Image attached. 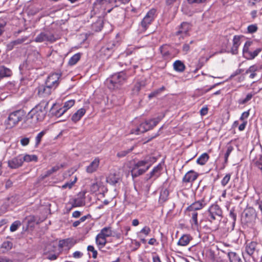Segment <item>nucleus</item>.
<instances>
[{
	"instance_id": "c85d7f7f",
	"label": "nucleus",
	"mask_w": 262,
	"mask_h": 262,
	"mask_svg": "<svg viewBox=\"0 0 262 262\" xmlns=\"http://www.w3.org/2000/svg\"><path fill=\"white\" fill-rule=\"evenodd\" d=\"M259 69V67L256 65L254 64L250 66L248 69H247L245 72V74L250 73L249 75V77L251 79L254 78L256 75V72L258 71Z\"/></svg>"
},
{
	"instance_id": "4468645a",
	"label": "nucleus",
	"mask_w": 262,
	"mask_h": 262,
	"mask_svg": "<svg viewBox=\"0 0 262 262\" xmlns=\"http://www.w3.org/2000/svg\"><path fill=\"white\" fill-rule=\"evenodd\" d=\"M154 157H146L143 160L137 162L140 168L144 170V173L148 170L153 162H154Z\"/></svg>"
},
{
	"instance_id": "338daca9",
	"label": "nucleus",
	"mask_w": 262,
	"mask_h": 262,
	"mask_svg": "<svg viewBox=\"0 0 262 262\" xmlns=\"http://www.w3.org/2000/svg\"><path fill=\"white\" fill-rule=\"evenodd\" d=\"M208 113V108L207 107H204L200 110V114L202 116L206 115Z\"/></svg>"
},
{
	"instance_id": "bf43d9fd",
	"label": "nucleus",
	"mask_w": 262,
	"mask_h": 262,
	"mask_svg": "<svg viewBox=\"0 0 262 262\" xmlns=\"http://www.w3.org/2000/svg\"><path fill=\"white\" fill-rule=\"evenodd\" d=\"M59 254V253H57V254H48L47 256V258L49 259V260H55L57 258V257H58Z\"/></svg>"
},
{
	"instance_id": "473e14b6",
	"label": "nucleus",
	"mask_w": 262,
	"mask_h": 262,
	"mask_svg": "<svg viewBox=\"0 0 262 262\" xmlns=\"http://www.w3.org/2000/svg\"><path fill=\"white\" fill-rule=\"evenodd\" d=\"M162 169V168L160 164H159L156 167H155L149 173V179L152 177H155V179H156L159 177L160 175V171Z\"/></svg>"
},
{
	"instance_id": "052dcab7",
	"label": "nucleus",
	"mask_w": 262,
	"mask_h": 262,
	"mask_svg": "<svg viewBox=\"0 0 262 262\" xmlns=\"http://www.w3.org/2000/svg\"><path fill=\"white\" fill-rule=\"evenodd\" d=\"M76 178L75 179L74 181L71 183H66L62 186V188L66 189L67 188H71L73 184L76 182Z\"/></svg>"
},
{
	"instance_id": "dca6fc26",
	"label": "nucleus",
	"mask_w": 262,
	"mask_h": 262,
	"mask_svg": "<svg viewBox=\"0 0 262 262\" xmlns=\"http://www.w3.org/2000/svg\"><path fill=\"white\" fill-rule=\"evenodd\" d=\"M186 213L190 217V222L192 228H197L199 226L198 221V213L197 211H194L186 209Z\"/></svg>"
},
{
	"instance_id": "09e8293b",
	"label": "nucleus",
	"mask_w": 262,
	"mask_h": 262,
	"mask_svg": "<svg viewBox=\"0 0 262 262\" xmlns=\"http://www.w3.org/2000/svg\"><path fill=\"white\" fill-rule=\"evenodd\" d=\"M257 29L258 28L256 24L249 25L247 27V30L249 33H253L256 32L257 30Z\"/></svg>"
},
{
	"instance_id": "2f4dec72",
	"label": "nucleus",
	"mask_w": 262,
	"mask_h": 262,
	"mask_svg": "<svg viewBox=\"0 0 262 262\" xmlns=\"http://www.w3.org/2000/svg\"><path fill=\"white\" fill-rule=\"evenodd\" d=\"M98 234L106 239V237L111 236L112 234L111 228L110 227H104L101 230L100 233Z\"/></svg>"
},
{
	"instance_id": "4c0bfd02",
	"label": "nucleus",
	"mask_w": 262,
	"mask_h": 262,
	"mask_svg": "<svg viewBox=\"0 0 262 262\" xmlns=\"http://www.w3.org/2000/svg\"><path fill=\"white\" fill-rule=\"evenodd\" d=\"M84 200L82 198L74 199L71 203L72 207H81L84 205Z\"/></svg>"
},
{
	"instance_id": "de8ad7c7",
	"label": "nucleus",
	"mask_w": 262,
	"mask_h": 262,
	"mask_svg": "<svg viewBox=\"0 0 262 262\" xmlns=\"http://www.w3.org/2000/svg\"><path fill=\"white\" fill-rule=\"evenodd\" d=\"M231 178V174L228 173L226 174V176L223 178V179L221 181V184L223 186H225L229 181H230Z\"/></svg>"
},
{
	"instance_id": "5701e85b",
	"label": "nucleus",
	"mask_w": 262,
	"mask_h": 262,
	"mask_svg": "<svg viewBox=\"0 0 262 262\" xmlns=\"http://www.w3.org/2000/svg\"><path fill=\"white\" fill-rule=\"evenodd\" d=\"M119 180V175L116 173H111L106 178L107 182L113 185L118 183Z\"/></svg>"
},
{
	"instance_id": "f704fd0d",
	"label": "nucleus",
	"mask_w": 262,
	"mask_h": 262,
	"mask_svg": "<svg viewBox=\"0 0 262 262\" xmlns=\"http://www.w3.org/2000/svg\"><path fill=\"white\" fill-rule=\"evenodd\" d=\"M146 85L145 81L144 80H142L139 82H137L135 85L133 89V92L134 94H138L140 90L143 87H144Z\"/></svg>"
},
{
	"instance_id": "c9c22d12",
	"label": "nucleus",
	"mask_w": 262,
	"mask_h": 262,
	"mask_svg": "<svg viewBox=\"0 0 262 262\" xmlns=\"http://www.w3.org/2000/svg\"><path fill=\"white\" fill-rule=\"evenodd\" d=\"M209 156L206 153L202 154L197 159L196 162L198 164L203 165H204L209 159Z\"/></svg>"
},
{
	"instance_id": "e433bc0d",
	"label": "nucleus",
	"mask_w": 262,
	"mask_h": 262,
	"mask_svg": "<svg viewBox=\"0 0 262 262\" xmlns=\"http://www.w3.org/2000/svg\"><path fill=\"white\" fill-rule=\"evenodd\" d=\"M37 157L35 155H26L25 156L21 155V160L23 163L24 162H31V161H37Z\"/></svg>"
},
{
	"instance_id": "39448f33",
	"label": "nucleus",
	"mask_w": 262,
	"mask_h": 262,
	"mask_svg": "<svg viewBox=\"0 0 262 262\" xmlns=\"http://www.w3.org/2000/svg\"><path fill=\"white\" fill-rule=\"evenodd\" d=\"M25 116V113L22 110L14 111L9 115L8 118V124L10 127H13L21 121L24 119Z\"/></svg>"
},
{
	"instance_id": "cd10ccee",
	"label": "nucleus",
	"mask_w": 262,
	"mask_h": 262,
	"mask_svg": "<svg viewBox=\"0 0 262 262\" xmlns=\"http://www.w3.org/2000/svg\"><path fill=\"white\" fill-rule=\"evenodd\" d=\"M191 239L189 235L184 234L179 239L178 245L181 246H186L189 243Z\"/></svg>"
},
{
	"instance_id": "b1692460",
	"label": "nucleus",
	"mask_w": 262,
	"mask_h": 262,
	"mask_svg": "<svg viewBox=\"0 0 262 262\" xmlns=\"http://www.w3.org/2000/svg\"><path fill=\"white\" fill-rule=\"evenodd\" d=\"M168 48V47L167 45H163L161 46L160 48V50L162 55V57L165 59H169L172 57Z\"/></svg>"
},
{
	"instance_id": "6ab92c4d",
	"label": "nucleus",
	"mask_w": 262,
	"mask_h": 262,
	"mask_svg": "<svg viewBox=\"0 0 262 262\" xmlns=\"http://www.w3.org/2000/svg\"><path fill=\"white\" fill-rule=\"evenodd\" d=\"M100 163V160L98 158H95L90 164L86 167V171L88 173H92L97 170Z\"/></svg>"
},
{
	"instance_id": "aec40b11",
	"label": "nucleus",
	"mask_w": 262,
	"mask_h": 262,
	"mask_svg": "<svg viewBox=\"0 0 262 262\" xmlns=\"http://www.w3.org/2000/svg\"><path fill=\"white\" fill-rule=\"evenodd\" d=\"M86 113V110L84 108H81L77 111L72 116L71 120L76 123L79 121L81 118Z\"/></svg>"
},
{
	"instance_id": "c03bdc74",
	"label": "nucleus",
	"mask_w": 262,
	"mask_h": 262,
	"mask_svg": "<svg viewBox=\"0 0 262 262\" xmlns=\"http://www.w3.org/2000/svg\"><path fill=\"white\" fill-rule=\"evenodd\" d=\"M90 216V215L82 216L78 221H76L73 223V226L75 227H77L81 223L84 222Z\"/></svg>"
},
{
	"instance_id": "a19ab883",
	"label": "nucleus",
	"mask_w": 262,
	"mask_h": 262,
	"mask_svg": "<svg viewBox=\"0 0 262 262\" xmlns=\"http://www.w3.org/2000/svg\"><path fill=\"white\" fill-rule=\"evenodd\" d=\"M63 167V164H57L55 165V166L53 167L51 169L48 170L46 172V174L45 175V177H48L50 176L51 174H52L54 172H56L57 170H58L59 169Z\"/></svg>"
},
{
	"instance_id": "2eb2a0df",
	"label": "nucleus",
	"mask_w": 262,
	"mask_h": 262,
	"mask_svg": "<svg viewBox=\"0 0 262 262\" xmlns=\"http://www.w3.org/2000/svg\"><path fill=\"white\" fill-rule=\"evenodd\" d=\"M199 174L197 172L193 170H190L188 171L184 176L182 179L183 183H192L198 177Z\"/></svg>"
},
{
	"instance_id": "69168bd1",
	"label": "nucleus",
	"mask_w": 262,
	"mask_h": 262,
	"mask_svg": "<svg viewBox=\"0 0 262 262\" xmlns=\"http://www.w3.org/2000/svg\"><path fill=\"white\" fill-rule=\"evenodd\" d=\"M247 124V121H243V123L239 126L238 129L240 131H243L245 129L246 126Z\"/></svg>"
},
{
	"instance_id": "6e6d98bb",
	"label": "nucleus",
	"mask_w": 262,
	"mask_h": 262,
	"mask_svg": "<svg viewBox=\"0 0 262 262\" xmlns=\"http://www.w3.org/2000/svg\"><path fill=\"white\" fill-rule=\"evenodd\" d=\"M20 142L22 146H27L29 144L30 142V139L29 138H23L20 140Z\"/></svg>"
},
{
	"instance_id": "f257e3e1",
	"label": "nucleus",
	"mask_w": 262,
	"mask_h": 262,
	"mask_svg": "<svg viewBox=\"0 0 262 262\" xmlns=\"http://www.w3.org/2000/svg\"><path fill=\"white\" fill-rule=\"evenodd\" d=\"M48 104V100H43L30 111L27 121L31 124V126L43 120L47 113Z\"/></svg>"
},
{
	"instance_id": "6e6552de",
	"label": "nucleus",
	"mask_w": 262,
	"mask_h": 262,
	"mask_svg": "<svg viewBox=\"0 0 262 262\" xmlns=\"http://www.w3.org/2000/svg\"><path fill=\"white\" fill-rule=\"evenodd\" d=\"M115 45L116 42L115 41L108 42L100 50V56L102 58H108L113 53Z\"/></svg>"
},
{
	"instance_id": "680f3d73",
	"label": "nucleus",
	"mask_w": 262,
	"mask_h": 262,
	"mask_svg": "<svg viewBox=\"0 0 262 262\" xmlns=\"http://www.w3.org/2000/svg\"><path fill=\"white\" fill-rule=\"evenodd\" d=\"M132 150V149L128 150H123L120 151L117 153V156L120 158H122L125 157L128 153H129Z\"/></svg>"
},
{
	"instance_id": "3c124183",
	"label": "nucleus",
	"mask_w": 262,
	"mask_h": 262,
	"mask_svg": "<svg viewBox=\"0 0 262 262\" xmlns=\"http://www.w3.org/2000/svg\"><path fill=\"white\" fill-rule=\"evenodd\" d=\"M193 41L191 40L189 42V43H185L183 45L182 47V51L184 52L185 54H186L190 50V45L193 43Z\"/></svg>"
},
{
	"instance_id": "37998d69",
	"label": "nucleus",
	"mask_w": 262,
	"mask_h": 262,
	"mask_svg": "<svg viewBox=\"0 0 262 262\" xmlns=\"http://www.w3.org/2000/svg\"><path fill=\"white\" fill-rule=\"evenodd\" d=\"M20 225V222L19 221H16L11 224L10 227V230L11 232H14L18 229V227H19Z\"/></svg>"
},
{
	"instance_id": "a18cd8bd",
	"label": "nucleus",
	"mask_w": 262,
	"mask_h": 262,
	"mask_svg": "<svg viewBox=\"0 0 262 262\" xmlns=\"http://www.w3.org/2000/svg\"><path fill=\"white\" fill-rule=\"evenodd\" d=\"M233 150V147L232 146L229 145L227 146V150L225 154V162L226 163L227 162L228 157Z\"/></svg>"
},
{
	"instance_id": "58836bf2",
	"label": "nucleus",
	"mask_w": 262,
	"mask_h": 262,
	"mask_svg": "<svg viewBox=\"0 0 262 262\" xmlns=\"http://www.w3.org/2000/svg\"><path fill=\"white\" fill-rule=\"evenodd\" d=\"M96 243L100 248H103L106 243V239L97 234L96 237Z\"/></svg>"
},
{
	"instance_id": "7ed1b4c3",
	"label": "nucleus",
	"mask_w": 262,
	"mask_h": 262,
	"mask_svg": "<svg viewBox=\"0 0 262 262\" xmlns=\"http://www.w3.org/2000/svg\"><path fill=\"white\" fill-rule=\"evenodd\" d=\"M164 116V115H163L162 116H158L156 118L146 120L144 122H142L137 128L132 129L131 133L139 135L152 129L154 126L157 125V124L162 119Z\"/></svg>"
},
{
	"instance_id": "774afa93",
	"label": "nucleus",
	"mask_w": 262,
	"mask_h": 262,
	"mask_svg": "<svg viewBox=\"0 0 262 262\" xmlns=\"http://www.w3.org/2000/svg\"><path fill=\"white\" fill-rule=\"evenodd\" d=\"M229 216L233 220L234 222L236 220V215L234 213V210H231L229 213Z\"/></svg>"
},
{
	"instance_id": "603ef678",
	"label": "nucleus",
	"mask_w": 262,
	"mask_h": 262,
	"mask_svg": "<svg viewBox=\"0 0 262 262\" xmlns=\"http://www.w3.org/2000/svg\"><path fill=\"white\" fill-rule=\"evenodd\" d=\"M45 134V131H41L40 132L37 136L35 138V142H36V145H38L41 140L42 137L43 136V135Z\"/></svg>"
},
{
	"instance_id": "423d86ee",
	"label": "nucleus",
	"mask_w": 262,
	"mask_h": 262,
	"mask_svg": "<svg viewBox=\"0 0 262 262\" xmlns=\"http://www.w3.org/2000/svg\"><path fill=\"white\" fill-rule=\"evenodd\" d=\"M208 220L209 222H212L215 220H220L222 216V210L217 204L212 205L208 210Z\"/></svg>"
},
{
	"instance_id": "49530a36",
	"label": "nucleus",
	"mask_w": 262,
	"mask_h": 262,
	"mask_svg": "<svg viewBox=\"0 0 262 262\" xmlns=\"http://www.w3.org/2000/svg\"><path fill=\"white\" fill-rule=\"evenodd\" d=\"M93 27L96 31H100L103 27L102 21L101 20L97 21L93 25Z\"/></svg>"
},
{
	"instance_id": "9b49d317",
	"label": "nucleus",
	"mask_w": 262,
	"mask_h": 262,
	"mask_svg": "<svg viewBox=\"0 0 262 262\" xmlns=\"http://www.w3.org/2000/svg\"><path fill=\"white\" fill-rule=\"evenodd\" d=\"M156 10L155 9H150L146 14L141 21V26L146 29L147 26L151 24L156 16Z\"/></svg>"
},
{
	"instance_id": "864d4df0",
	"label": "nucleus",
	"mask_w": 262,
	"mask_h": 262,
	"mask_svg": "<svg viewBox=\"0 0 262 262\" xmlns=\"http://www.w3.org/2000/svg\"><path fill=\"white\" fill-rule=\"evenodd\" d=\"M252 97V95L251 94H248L247 95L245 98L243 99H240L239 100V103L241 104H244L249 101Z\"/></svg>"
},
{
	"instance_id": "4d7b16f0",
	"label": "nucleus",
	"mask_w": 262,
	"mask_h": 262,
	"mask_svg": "<svg viewBox=\"0 0 262 262\" xmlns=\"http://www.w3.org/2000/svg\"><path fill=\"white\" fill-rule=\"evenodd\" d=\"M249 116V111L244 112L242 113L241 116L240 117L239 120L242 121H246L245 119L248 118Z\"/></svg>"
},
{
	"instance_id": "8fccbe9b",
	"label": "nucleus",
	"mask_w": 262,
	"mask_h": 262,
	"mask_svg": "<svg viewBox=\"0 0 262 262\" xmlns=\"http://www.w3.org/2000/svg\"><path fill=\"white\" fill-rule=\"evenodd\" d=\"M87 250L89 252H92V257L94 258H96L97 256V251L95 249L93 246L89 245L87 247Z\"/></svg>"
},
{
	"instance_id": "ea45409f",
	"label": "nucleus",
	"mask_w": 262,
	"mask_h": 262,
	"mask_svg": "<svg viewBox=\"0 0 262 262\" xmlns=\"http://www.w3.org/2000/svg\"><path fill=\"white\" fill-rule=\"evenodd\" d=\"M81 54L80 53H76L71 57L68 62L70 66H74L80 60Z\"/></svg>"
},
{
	"instance_id": "f3484780",
	"label": "nucleus",
	"mask_w": 262,
	"mask_h": 262,
	"mask_svg": "<svg viewBox=\"0 0 262 262\" xmlns=\"http://www.w3.org/2000/svg\"><path fill=\"white\" fill-rule=\"evenodd\" d=\"M8 166L12 169H16L23 165L21 160V155L18 156L10 160L8 162Z\"/></svg>"
},
{
	"instance_id": "c756f323",
	"label": "nucleus",
	"mask_w": 262,
	"mask_h": 262,
	"mask_svg": "<svg viewBox=\"0 0 262 262\" xmlns=\"http://www.w3.org/2000/svg\"><path fill=\"white\" fill-rule=\"evenodd\" d=\"M173 69L178 72H182L185 69V66L181 60H177L173 64Z\"/></svg>"
},
{
	"instance_id": "e2e57ef3",
	"label": "nucleus",
	"mask_w": 262,
	"mask_h": 262,
	"mask_svg": "<svg viewBox=\"0 0 262 262\" xmlns=\"http://www.w3.org/2000/svg\"><path fill=\"white\" fill-rule=\"evenodd\" d=\"M23 42V40L20 39H18L17 40L12 41L10 42V45H12V47H14V46L18 44H20Z\"/></svg>"
},
{
	"instance_id": "0e129e2a",
	"label": "nucleus",
	"mask_w": 262,
	"mask_h": 262,
	"mask_svg": "<svg viewBox=\"0 0 262 262\" xmlns=\"http://www.w3.org/2000/svg\"><path fill=\"white\" fill-rule=\"evenodd\" d=\"M83 254L78 251H75L73 253V256L75 258H80L82 256Z\"/></svg>"
},
{
	"instance_id": "bb28decb",
	"label": "nucleus",
	"mask_w": 262,
	"mask_h": 262,
	"mask_svg": "<svg viewBox=\"0 0 262 262\" xmlns=\"http://www.w3.org/2000/svg\"><path fill=\"white\" fill-rule=\"evenodd\" d=\"M241 37L239 36L235 35L233 39V46L232 47V52L233 54H236L238 47L241 44L240 42Z\"/></svg>"
},
{
	"instance_id": "412c9836",
	"label": "nucleus",
	"mask_w": 262,
	"mask_h": 262,
	"mask_svg": "<svg viewBox=\"0 0 262 262\" xmlns=\"http://www.w3.org/2000/svg\"><path fill=\"white\" fill-rule=\"evenodd\" d=\"M132 176L133 178L139 177L144 173V170L139 166L138 162L136 163L130 170Z\"/></svg>"
},
{
	"instance_id": "f03ea898",
	"label": "nucleus",
	"mask_w": 262,
	"mask_h": 262,
	"mask_svg": "<svg viewBox=\"0 0 262 262\" xmlns=\"http://www.w3.org/2000/svg\"><path fill=\"white\" fill-rule=\"evenodd\" d=\"M128 75L126 72L122 71L112 75L106 80V84L110 90L119 89L127 80Z\"/></svg>"
},
{
	"instance_id": "f8f14e48",
	"label": "nucleus",
	"mask_w": 262,
	"mask_h": 262,
	"mask_svg": "<svg viewBox=\"0 0 262 262\" xmlns=\"http://www.w3.org/2000/svg\"><path fill=\"white\" fill-rule=\"evenodd\" d=\"M55 89L47 84H42L37 87L38 95L41 98L48 97Z\"/></svg>"
},
{
	"instance_id": "4be33fe9",
	"label": "nucleus",
	"mask_w": 262,
	"mask_h": 262,
	"mask_svg": "<svg viewBox=\"0 0 262 262\" xmlns=\"http://www.w3.org/2000/svg\"><path fill=\"white\" fill-rule=\"evenodd\" d=\"M12 74V71L10 69L4 66H0V81L5 77L11 76Z\"/></svg>"
},
{
	"instance_id": "72a5a7b5",
	"label": "nucleus",
	"mask_w": 262,
	"mask_h": 262,
	"mask_svg": "<svg viewBox=\"0 0 262 262\" xmlns=\"http://www.w3.org/2000/svg\"><path fill=\"white\" fill-rule=\"evenodd\" d=\"M169 195V191L167 189H162L160 192L159 202H165L167 200Z\"/></svg>"
},
{
	"instance_id": "5fc2aeb1",
	"label": "nucleus",
	"mask_w": 262,
	"mask_h": 262,
	"mask_svg": "<svg viewBox=\"0 0 262 262\" xmlns=\"http://www.w3.org/2000/svg\"><path fill=\"white\" fill-rule=\"evenodd\" d=\"M150 231L151 230L149 227L145 226L141 230L140 233L144 234L145 235L147 236L149 234Z\"/></svg>"
},
{
	"instance_id": "1a4fd4ad",
	"label": "nucleus",
	"mask_w": 262,
	"mask_h": 262,
	"mask_svg": "<svg viewBox=\"0 0 262 262\" xmlns=\"http://www.w3.org/2000/svg\"><path fill=\"white\" fill-rule=\"evenodd\" d=\"M257 217V214L255 210L252 207H249L246 209L243 215V219L247 223H252L254 222Z\"/></svg>"
},
{
	"instance_id": "a211bd4d",
	"label": "nucleus",
	"mask_w": 262,
	"mask_h": 262,
	"mask_svg": "<svg viewBox=\"0 0 262 262\" xmlns=\"http://www.w3.org/2000/svg\"><path fill=\"white\" fill-rule=\"evenodd\" d=\"M206 205L205 201L204 199L195 201L192 203L190 205L187 207V210H190L194 211H197L200 210L204 208Z\"/></svg>"
},
{
	"instance_id": "79ce46f5",
	"label": "nucleus",
	"mask_w": 262,
	"mask_h": 262,
	"mask_svg": "<svg viewBox=\"0 0 262 262\" xmlns=\"http://www.w3.org/2000/svg\"><path fill=\"white\" fill-rule=\"evenodd\" d=\"M75 100L71 99L70 100H68L64 102V105L63 106V108H65V110L67 111L71 107H72L74 104H75Z\"/></svg>"
},
{
	"instance_id": "13d9d810",
	"label": "nucleus",
	"mask_w": 262,
	"mask_h": 262,
	"mask_svg": "<svg viewBox=\"0 0 262 262\" xmlns=\"http://www.w3.org/2000/svg\"><path fill=\"white\" fill-rule=\"evenodd\" d=\"M66 111L65 108H63L62 107L58 109L55 113V115L57 117H60L62 116Z\"/></svg>"
},
{
	"instance_id": "a878e982",
	"label": "nucleus",
	"mask_w": 262,
	"mask_h": 262,
	"mask_svg": "<svg viewBox=\"0 0 262 262\" xmlns=\"http://www.w3.org/2000/svg\"><path fill=\"white\" fill-rule=\"evenodd\" d=\"M75 244V242L73 239L67 238L60 241L59 245L61 248L67 247L69 249L73 247Z\"/></svg>"
},
{
	"instance_id": "393cba45",
	"label": "nucleus",
	"mask_w": 262,
	"mask_h": 262,
	"mask_svg": "<svg viewBox=\"0 0 262 262\" xmlns=\"http://www.w3.org/2000/svg\"><path fill=\"white\" fill-rule=\"evenodd\" d=\"M190 29V25L189 23L183 22L181 24V27L179 31L177 32V34H185L186 35Z\"/></svg>"
},
{
	"instance_id": "0eeeda50",
	"label": "nucleus",
	"mask_w": 262,
	"mask_h": 262,
	"mask_svg": "<svg viewBox=\"0 0 262 262\" xmlns=\"http://www.w3.org/2000/svg\"><path fill=\"white\" fill-rule=\"evenodd\" d=\"M251 43L252 42L251 41H246L243 50V56L248 60L254 59L261 51L260 48H257L253 52L249 51V47L251 45Z\"/></svg>"
},
{
	"instance_id": "20e7f679",
	"label": "nucleus",
	"mask_w": 262,
	"mask_h": 262,
	"mask_svg": "<svg viewBox=\"0 0 262 262\" xmlns=\"http://www.w3.org/2000/svg\"><path fill=\"white\" fill-rule=\"evenodd\" d=\"M247 253L251 256L256 261L262 259V245L255 242L247 243L245 247Z\"/></svg>"
},
{
	"instance_id": "ddd939ff",
	"label": "nucleus",
	"mask_w": 262,
	"mask_h": 262,
	"mask_svg": "<svg viewBox=\"0 0 262 262\" xmlns=\"http://www.w3.org/2000/svg\"><path fill=\"white\" fill-rule=\"evenodd\" d=\"M45 41L53 42L55 41L54 35L50 33L41 32L35 39L37 42H42Z\"/></svg>"
},
{
	"instance_id": "7c9ffc66",
	"label": "nucleus",
	"mask_w": 262,
	"mask_h": 262,
	"mask_svg": "<svg viewBox=\"0 0 262 262\" xmlns=\"http://www.w3.org/2000/svg\"><path fill=\"white\" fill-rule=\"evenodd\" d=\"M230 262H242L240 255L234 252H230L228 254Z\"/></svg>"
},
{
	"instance_id": "9d476101",
	"label": "nucleus",
	"mask_w": 262,
	"mask_h": 262,
	"mask_svg": "<svg viewBox=\"0 0 262 262\" xmlns=\"http://www.w3.org/2000/svg\"><path fill=\"white\" fill-rule=\"evenodd\" d=\"M61 75L59 73H52L50 74L46 81V84L55 89L59 84V80Z\"/></svg>"
}]
</instances>
